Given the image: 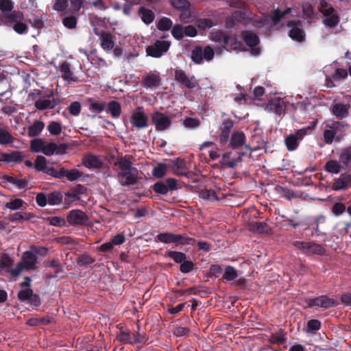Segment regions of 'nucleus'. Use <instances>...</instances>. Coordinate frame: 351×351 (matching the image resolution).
<instances>
[{
	"instance_id": "nucleus-44",
	"label": "nucleus",
	"mask_w": 351,
	"mask_h": 351,
	"mask_svg": "<svg viewBox=\"0 0 351 351\" xmlns=\"http://www.w3.org/2000/svg\"><path fill=\"white\" fill-rule=\"evenodd\" d=\"M48 167L45 157L43 156H38L36 157L34 162V168L36 171L45 173Z\"/></svg>"
},
{
	"instance_id": "nucleus-55",
	"label": "nucleus",
	"mask_w": 351,
	"mask_h": 351,
	"mask_svg": "<svg viewBox=\"0 0 351 351\" xmlns=\"http://www.w3.org/2000/svg\"><path fill=\"white\" fill-rule=\"evenodd\" d=\"M167 166L163 163H159L155 167L152 171V174L154 177L158 178H162L167 173Z\"/></svg>"
},
{
	"instance_id": "nucleus-41",
	"label": "nucleus",
	"mask_w": 351,
	"mask_h": 351,
	"mask_svg": "<svg viewBox=\"0 0 351 351\" xmlns=\"http://www.w3.org/2000/svg\"><path fill=\"white\" fill-rule=\"evenodd\" d=\"M63 180L66 178L70 182L78 180L82 177L81 172L77 169L66 170L63 167Z\"/></svg>"
},
{
	"instance_id": "nucleus-6",
	"label": "nucleus",
	"mask_w": 351,
	"mask_h": 351,
	"mask_svg": "<svg viewBox=\"0 0 351 351\" xmlns=\"http://www.w3.org/2000/svg\"><path fill=\"white\" fill-rule=\"evenodd\" d=\"M130 124L137 130L146 128L149 125L148 117L143 106L136 107L132 112L130 117Z\"/></svg>"
},
{
	"instance_id": "nucleus-21",
	"label": "nucleus",
	"mask_w": 351,
	"mask_h": 351,
	"mask_svg": "<svg viewBox=\"0 0 351 351\" xmlns=\"http://www.w3.org/2000/svg\"><path fill=\"white\" fill-rule=\"evenodd\" d=\"M20 262L25 267V269H34L37 263V256L33 252L26 251L22 254Z\"/></svg>"
},
{
	"instance_id": "nucleus-23",
	"label": "nucleus",
	"mask_w": 351,
	"mask_h": 351,
	"mask_svg": "<svg viewBox=\"0 0 351 351\" xmlns=\"http://www.w3.org/2000/svg\"><path fill=\"white\" fill-rule=\"evenodd\" d=\"M350 108V105L349 104L337 103L332 105L331 112L336 118L342 119L348 117Z\"/></svg>"
},
{
	"instance_id": "nucleus-60",
	"label": "nucleus",
	"mask_w": 351,
	"mask_h": 351,
	"mask_svg": "<svg viewBox=\"0 0 351 351\" xmlns=\"http://www.w3.org/2000/svg\"><path fill=\"white\" fill-rule=\"evenodd\" d=\"M6 180L20 189H25L27 186V182L23 179H18L12 176H8L6 178Z\"/></svg>"
},
{
	"instance_id": "nucleus-27",
	"label": "nucleus",
	"mask_w": 351,
	"mask_h": 351,
	"mask_svg": "<svg viewBox=\"0 0 351 351\" xmlns=\"http://www.w3.org/2000/svg\"><path fill=\"white\" fill-rule=\"evenodd\" d=\"M242 160L241 156H238L237 158H232L230 152H226L223 154L220 163L221 166L226 168H234L237 165L239 162Z\"/></svg>"
},
{
	"instance_id": "nucleus-54",
	"label": "nucleus",
	"mask_w": 351,
	"mask_h": 351,
	"mask_svg": "<svg viewBox=\"0 0 351 351\" xmlns=\"http://www.w3.org/2000/svg\"><path fill=\"white\" fill-rule=\"evenodd\" d=\"M211 39L215 42H217L225 47L227 35L221 31H214L211 33Z\"/></svg>"
},
{
	"instance_id": "nucleus-30",
	"label": "nucleus",
	"mask_w": 351,
	"mask_h": 351,
	"mask_svg": "<svg viewBox=\"0 0 351 351\" xmlns=\"http://www.w3.org/2000/svg\"><path fill=\"white\" fill-rule=\"evenodd\" d=\"M241 34L246 45L250 47H255L259 43L258 36L251 31H242Z\"/></svg>"
},
{
	"instance_id": "nucleus-39",
	"label": "nucleus",
	"mask_w": 351,
	"mask_h": 351,
	"mask_svg": "<svg viewBox=\"0 0 351 351\" xmlns=\"http://www.w3.org/2000/svg\"><path fill=\"white\" fill-rule=\"evenodd\" d=\"M199 197L204 200L215 202L219 199L216 191L212 189H202L199 193Z\"/></svg>"
},
{
	"instance_id": "nucleus-31",
	"label": "nucleus",
	"mask_w": 351,
	"mask_h": 351,
	"mask_svg": "<svg viewBox=\"0 0 351 351\" xmlns=\"http://www.w3.org/2000/svg\"><path fill=\"white\" fill-rule=\"evenodd\" d=\"M106 112L110 114L113 119H117L121 114V106L115 100L107 104Z\"/></svg>"
},
{
	"instance_id": "nucleus-58",
	"label": "nucleus",
	"mask_w": 351,
	"mask_h": 351,
	"mask_svg": "<svg viewBox=\"0 0 351 351\" xmlns=\"http://www.w3.org/2000/svg\"><path fill=\"white\" fill-rule=\"evenodd\" d=\"M172 25V21L169 18L162 17L159 20L157 27L160 30L167 31L171 28Z\"/></svg>"
},
{
	"instance_id": "nucleus-33",
	"label": "nucleus",
	"mask_w": 351,
	"mask_h": 351,
	"mask_svg": "<svg viewBox=\"0 0 351 351\" xmlns=\"http://www.w3.org/2000/svg\"><path fill=\"white\" fill-rule=\"evenodd\" d=\"M45 128V123L40 120L35 121L27 129L28 135L30 137L38 136Z\"/></svg>"
},
{
	"instance_id": "nucleus-38",
	"label": "nucleus",
	"mask_w": 351,
	"mask_h": 351,
	"mask_svg": "<svg viewBox=\"0 0 351 351\" xmlns=\"http://www.w3.org/2000/svg\"><path fill=\"white\" fill-rule=\"evenodd\" d=\"M245 140V136L243 132H234V133H233V134L232 135V137L230 138V146L233 149L239 147L244 144Z\"/></svg>"
},
{
	"instance_id": "nucleus-64",
	"label": "nucleus",
	"mask_w": 351,
	"mask_h": 351,
	"mask_svg": "<svg viewBox=\"0 0 351 351\" xmlns=\"http://www.w3.org/2000/svg\"><path fill=\"white\" fill-rule=\"evenodd\" d=\"M77 21V18L71 15L65 16L62 20V23L68 29H74L76 27Z\"/></svg>"
},
{
	"instance_id": "nucleus-32",
	"label": "nucleus",
	"mask_w": 351,
	"mask_h": 351,
	"mask_svg": "<svg viewBox=\"0 0 351 351\" xmlns=\"http://www.w3.org/2000/svg\"><path fill=\"white\" fill-rule=\"evenodd\" d=\"M339 160L345 167L351 166V145L341 149Z\"/></svg>"
},
{
	"instance_id": "nucleus-16",
	"label": "nucleus",
	"mask_w": 351,
	"mask_h": 351,
	"mask_svg": "<svg viewBox=\"0 0 351 351\" xmlns=\"http://www.w3.org/2000/svg\"><path fill=\"white\" fill-rule=\"evenodd\" d=\"M87 215L81 210H72L67 215L66 220L71 226L85 224L88 221Z\"/></svg>"
},
{
	"instance_id": "nucleus-56",
	"label": "nucleus",
	"mask_w": 351,
	"mask_h": 351,
	"mask_svg": "<svg viewBox=\"0 0 351 351\" xmlns=\"http://www.w3.org/2000/svg\"><path fill=\"white\" fill-rule=\"evenodd\" d=\"M172 36L178 40H182L184 35V27L181 25H176L171 29Z\"/></svg>"
},
{
	"instance_id": "nucleus-57",
	"label": "nucleus",
	"mask_w": 351,
	"mask_h": 351,
	"mask_svg": "<svg viewBox=\"0 0 351 351\" xmlns=\"http://www.w3.org/2000/svg\"><path fill=\"white\" fill-rule=\"evenodd\" d=\"M252 228L260 233H269L270 228L265 222L256 221L252 223Z\"/></svg>"
},
{
	"instance_id": "nucleus-13",
	"label": "nucleus",
	"mask_w": 351,
	"mask_h": 351,
	"mask_svg": "<svg viewBox=\"0 0 351 351\" xmlns=\"http://www.w3.org/2000/svg\"><path fill=\"white\" fill-rule=\"evenodd\" d=\"M171 45V43L167 40H157L153 45L147 47L146 51L148 56L154 58H160L166 53Z\"/></svg>"
},
{
	"instance_id": "nucleus-40",
	"label": "nucleus",
	"mask_w": 351,
	"mask_h": 351,
	"mask_svg": "<svg viewBox=\"0 0 351 351\" xmlns=\"http://www.w3.org/2000/svg\"><path fill=\"white\" fill-rule=\"evenodd\" d=\"M241 42L238 40L236 36L227 35V39L226 40L224 49L227 50H238L241 49Z\"/></svg>"
},
{
	"instance_id": "nucleus-2",
	"label": "nucleus",
	"mask_w": 351,
	"mask_h": 351,
	"mask_svg": "<svg viewBox=\"0 0 351 351\" xmlns=\"http://www.w3.org/2000/svg\"><path fill=\"white\" fill-rule=\"evenodd\" d=\"M315 125L316 122L313 121L310 125L297 130L295 132L287 136L285 138V144L288 151L293 152L296 150L304 138L307 135L311 134Z\"/></svg>"
},
{
	"instance_id": "nucleus-20",
	"label": "nucleus",
	"mask_w": 351,
	"mask_h": 351,
	"mask_svg": "<svg viewBox=\"0 0 351 351\" xmlns=\"http://www.w3.org/2000/svg\"><path fill=\"white\" fill-rule=\"evenodd\" d=\"M327 126L333 130L335 132L336 141H341L346 134V131L349 128V125L342 121H332L327 123Z\"/></svg>"
},
{
	"instance_id": "nucleus-19",
	"label": "nucleus",
	"mask_w": 351,
	"mask_h": 351,
	"mask_svg": "<svg viewBox=\"0 0 351 351\" xmlns=\"http://www.w3.org/2000/svg\"><path fill=\"white\" fill-rule=\"evenodd\" d=\"M161 77L158 73H146L142 77L141 84L147 88H156L159 86Z\"/></svg>"
},
{
	"instance_id": "nucleus-46",
	"label": "nucleus",
	"mask_w": 351,
	"mask_h": 351,
	"mask_svg": "<svg viewBox=\"0 0 351 351\" xmlns=\"http://www.w3.org/2000/svg\"><path fill=\"white\" fill-rule=\"evenodd\" d=\"M47 202L50 205H58L62 202V195L60 192L53 191L47 195Z\"/></svg>"
},
{
	"instance_id": "nucleus-61",
	"label": "nucleus",
	"mask_w": 351,
	"mask_h": 351,
	"mask_svg": "<svg viewBox=\"0 0 351 351\" xmlns=\"http://www.w3.org/2000/svg\"><path fill=\"white\" fill-rule=\"evenodd\" d=\"M200 125V121L197 118L187 117L183 121V125L189 129L197 128Z\"/></svg>"
},
{
	"instance_id": "nucleus-25",
	"label": "nucleus",
	"mask_w": 351,
	"mask_h": 351,
	"mask_svg": "<svg viewBox=\"0 0 351 351\" xmlns=\"http://www.w3.org/2000/svg\"><path fill=\"white\" fill-rule=\"evenodd\" d=\"M119 341L130 344L144 342L145 338L140 334L134 335L126 332H121L119 337Z\"/></svg>"
},
{
	"instance_id": "nucleus-3",
	"label": "nucleus",
	"mask_w": 351,
	"mask_h": 351,
	"mask_svg": "<svg viewBox=\"0 0 351 351\" xmlns=\"http://www.w3.org/2000/svg\"><path fill=\"white\" fill-rule=\"evenodd\" d=\"M0 10L2 12V21L7 26H10L13 21L23 19L24 14L19 10H14L12 0H0Z\"/></svg>"
},
{
	"instance_id": "nucleus-14",
	"label": "nucleus",
	"mask_w": 351,
	"mask_h": 351,
	"mask_svg": "<svg viewBox=\"0 0 351 351\" xmlns=\"http://www.w3.org/2000/svg\"><path fill=\"white\" fill-rule=\"evenodd\" d=\"M17 297L21 302H27L29 304L35 307H38L41 304L40 296L34 293L32 289L29 288L19 291Z\"/></svg>"
},
{
	"instance_id": "nucleus-8",
	"label": "nucleus",
	"mask_w": 351,
	"mask_h": 351,
	"mask_svg": "<svg viewBox=\"0 0 351 351\" xmlns=\"http://www.w3.org/2000/svg\"><path fill=\"white\" fill-rule=\"evenodd\" d=\"M151 119L156 131H165L168 130L171 125V117L158 110L154 111L151 114Z\"/></svg>"
},
{
	"instance_id": "nucleus-5",
	"label": "nucleus",
	"mask_w": 351,
	"mask_h": 351,
	"mask_svg": "<svg viewBox=\"0 0 351 351\" xmlns=\"http://www.w3.org/2000/svg\"><path fill=\"white\" fill-rule=\"evenodd\" d=\"M308 307H315L316 309L326 310L332 307L337 306L339 303L337 300L322 295L315 298L307 299L305 300Z\"/></svg>"
},
{
	"instance_id": "nucleus-42",
	"label": "nucleus",
	"mask_w": 351,
	"mask_h": 351,
	"mask_svg": "<svg viewBox=\"0 0 351 351\" xmlns=\"http://www.w3.org/2000/svg\"><path fill=\"white\" fill-rule=\"evenodd\" d=\"M23 19H19L12 22L11 25L14 31L18 34H25L28 32V26L26 23L22 22Z\"/></svg>"
},
{
	"instance_id": "nucleus-34",
	"label": "nucleus",
	"mask_w": 351,
	"mask_h": 351,
	"mask_svg": "<svg viewBox=\"0 0 351 351\" xmlns=\"http://www.w3.org/2000/svg\"><path fill=\"white\" fill-rule=\"evenodd\" d=\"M138 15L142 21L147 25L152 23L154 19V13L149 9L141 7L138 10Z\"/></svg>"
},
{
	"instance_id": "nucleus-26",
	"label": "nucleus",
	"mask_w": 351,
	"mask_h": 351,
	"mask_svg": "<svg viewBox=\"0 0 351 351\" xmlns=\"http://www.w3.org/2000/svg\"><path fill=\"white\" fill-rule=\"evenodd\" d=\"M223 128L219 134V141L221 143H226L229 139L231 129L233 127V121L231 119H225L222 123Z\"/></svg>"
},
{
	"instance_id": "nucleus-18",
	"label": "nucleus",
	"mask_w": 351,
	"mask_h": 351,
	"mask_svg": "<svg viewBox=\"0 0 351 351\" xmlns=\"http://www.w3.org/2000/svg\"><path fill=\"white\" fill-rule=\"evenodd\" d=\"M59 71L61 74V77L68 84L71 82H77L79 79L78 77L75 75L73 71L71 69V65L66 61L62 62L59 65Z\"/></svg>"
},
{
	"instance_id": "nucleus-35",
	"label": "nucleus",
	"mask_w": 351,
	"mask_h": 351,
	"mask_svg": "<svg viewBox=\"0 0 351 351\" xmlns=\"http://www.w3.org/2000/svg\"><path fill=\"white\" fill-rule=\"evenodd\" d=\"M84 165L88 169H97L101 165V160L94 155H88L83 159Z\"/></svg>"
},
{
	"instance_id": "nucleus-43",
	"label": "nucleus",
	"mask_w": 351,
	"mask_h": 351,
	"mask_svg": "<svg viewBox=\"0 0 351 351\" xmlns=\"http://www.w3.org/2000/svg\"><path fill=\"white\" fill-rule=\"evenodd\" d=\"M45 173L53 178L63 180V167L58 166L57 169H56L55 167L49 166Z\"/></svg>"
},
{
	"instance_id": "nucleus-9",
	"label": "nucleus",
	"mask_w": 351,
	"mask_h": 351,
	"mask_svg": "<svg viewBox=\"0 0 351 351\" xmlns=\"http://www.w3.org/2000/svg\"><path fill=\"white\" fill-rule=\"evenodd\" d=\"M214 57V51L210 46H206L204 49L200 46H196L191 51V58L196 64H202L205 60H211Z\"/></svg>"
},
{
	"instance_id": "nucleus-12",
	"label": "nucleus",
	"mask_w": 351,
	"mask_h": 351,
	"mask_svg": "<svg viewBox=\"0 0 351 351\" xmlns=\"http://www.w3.org/2000/svg\"><path fill=\"white\" fill-rule=\"evenodd\" d=\"M93 32L95 35L99 37L101 41V47L106 51H111L114 47L115 36L110 32L106 31H99L97 28H94Z\"/></svg>"
},
{
	"instance_id": "nucleus-49",
	"label": "nucleus",
	"mask_w": 351,
	"mask_h": 351,
	"mask_svg": "<svg viewBox=\"0 0 351 351\" xmlns=\"http://www.w3.org/2000/svg\"><path fill=\"white\" fill-rule=\"evenodd\" d=\"M238 277L237 270L232 266H227L223 274V279L227 281L235 280Z\"/></svg>"
},
{
	"instance_id": "nucleus-7",
	"label": "nucleus",
	"mask_w": 351,
	"mask_h": 351,
	"mask_svg": "<svg viewBox=\"0 0 351 351\" xmlns=\"http://www.w3.org/2000/svg\"><path fill=\"white\" fill-rule=\"evenodd\" d=\"M293 245L306 255H323L326 252V250L322 245L313 241H295L293 242Z\"/></svg>"
},
{
	"instance_id": "nucleus-1",
	"label": "nucleus",
	"mask_w": 351,
	"mask_h": 351,
	"mask_svg": "<svg viewBox=\"0 0 351 351\" xmlns=\"http://www.w3.org/2000/svg\"><path fill=\"white\" fill-rule=\"evenodd\" d=\"M114 169L117 173L118 182L122 186L134 185L139 178V171L133 167L130 156L117 157L114 162Z\"/></svg>"
},
{
	"instance_id": "nucleus-28",
	"label": "nucleus",
	"mask_w": 351,
	"mask_h": 351,
	"mask_svg": "<svg viewBox=\"0 0 351 351\" xmlns=\"http://www.w3.org/2000/svg\"><path fill=\"white\" fill-rule=\"evenodd\" d=\"M291 10V8H287V10H285V11L282 12L280 11V10L279 8H277L274 10V14L272 15H269V14H267V15H265L264 14V20L265 21H271V23H273L274 25H277L280 21V20L282 19V18L287 14L289 13Z\"/></svg>"
},
{
	"instance_id": "nucleus-51",
	"label": "nucleus",
	"mask_w": 351,
	"mask_h": 351,
	"mask_svg": "<svg viewBox=\"0 0 351 351\" xmlns=\"http://www.w3.org/2000/svg\"><path fill=\"white\" fill-rule=\"evenodd\" d=\"M47 130L50 134L58 136L62 131L61 123L58 121H51L47 125Z\"/></svg>"
},
{
	"instance_id": "nucleus-59",
	"label": "nucleus",
	"mask_w": 351,
	"mask_h": 351,
	"mask_svg": "<svg viewBox=\"0 0 351 351\" xmlns=\"http://www.w3.org/2000/svg\"><path fill=\"white\" fill-rule=\"evenodd\" d=\"M327 16L323 20L324 24L328 27H335L339 22L338 16L331 14L330 15H325Z\"/></svg>"
},
{
	"instance_id": "nucleus-45",
	"label": "nucleus",
	"mask_w": 351,
	"mask_h": 351,
	"mask_svg": "<svg viewBox=\"0 0 351 351\" xmlns=\"http://www.w3.org/2000/svg\"><path fill=\"white\" fill-rule=\"evenodd\" d=\"M167 256L171 258L176 263L180 265L186 260V256L184 253L176 251H169L167 252Z\"/></svg>"
},
{
	"instance_id": "nucleus-63",
	"label": "nucleus",
	"mask_w": 351,
	"mask_h": 351,
	"mask_svg": "<svg viewBox=\"0 0 351 351\" xmlns=\"http://www.w3.org/2000/svg\"><path fill=\"white\" fill-rule=\"evenodd\" d=\"M29 23L32 25V27L36 29H41L44 26V22L42 20L41 17L32 14L31 17L28 19Z\"/></svg>"
},
{
	"instance_id": "nucleus-47",
	"label": "nucleus",
	"mask_w": 351,
	"mask_h": 351,
	"mask_svg": "<svg viewBox=\"0 0 351 351\" xmlns=\"http://www.w3.org/2000/svg\"><path fill=\"white\" fill-rule=\"evenodd\" d=\"M285 341L286 337L282 329L276 333H272L269 338V341L272 344L282 343Z\"/></svg>"
},
{
	"instance_id": "nucleus-11",
	"label": "nucleus",
	"mask_w": 351,
	"mask_h": 351,
	"mask_svg": "<svg viewBox=\"0 0 351 351\" xmlns=\"http://www.w3.org/2000/svg\"><path fill=\"white\" fill-rule=\"evenodd\" d=\"M175 80L182 86L189 89H193L199 87V83L194 76L189 77L186 72L182 69L175 70Z\"/></svg>"
},
{
	"instance_id": "nucleus-62",
	"label": "nucleus",
	"mask_w": 351,
	"mask_h": 351,
	"mask_svg": "<svg viewBox=\"0 0 351 351\" xmlns=\"http://www.w3.org/2000/svg\"><path fill=\"white\" fill-rule=\"evenodd\" d=\"M13 259L7 254H3L0 258V271L13 264Z\"/></svg>"
},
{
	"instance_id": "nucleus-50",
	"label": "nucleus",
	"mask_w": 351,
	"mask_h": 351,
	"mask_svg": "<svg viewBox=\"0 0 351 351\" xmlns=\"http://www.w3.org/2000/svg\"><path fill=\"white\" fill-rule=\"evenodd\" d=\"M33 217V215L25 212H17L10 215L11 221H27Z\"/></svg>"
},
{
	"instance_id": "nucleus-37",
	"label": "nucleus",
	"mask_w": 351,
	"mask_h": 351,
	"mask_svg": "<svg viewBox=\"0 0 351 351\" xmlns=\"http://www.w3.org/2000/svg\"><path fill=\"white\" fill-rule=\"evenodd\" d=\"M15 138L5 128L0 127V145H8L12 144Z\"/></svg>"
},
{
	"instance_id": "nucleus-17",
	"label": "nucleus",
	"mask_w": 351,
	"mask_h": 351,
	"mask_svg": "<svg viewBox=\"0 0 351 351\" xmlns=\"http://www.w3.org/2000/svg\"><path fill=\"white\" fill-rule=\"evenodd\" d=\"M68 148L67 145L62 143L58 145L56 143H49L43 145L40 152L46 156L56 154H64Z\"/></svg>"
},
{
	"instance_id": "nucleus-48",
	"label": "nucleus",
	"mask_w": 351,
	"mask_h": 351,
	"mask_svg": "<svg viewBox=\"0 0 351 351\" xmlns=\"http://www.w3.org/2000/svg\"><path fill=\"white\" fill-rule=\"evenodd\" d=\"M323 138L324 142L328 145L332 144L334 141H336L335 132H334L332 129L328 128L327 125L323 132Z\"/></svg>"
},
{
	"instance_id": "nucleus-24",
	"label": "nucleus",
	"mask_w": 351,
	"mask_h": 351,
	"mask_svg": "<svg viewBox=\"0 0 351 351\" xmlns=\"http://www.w3.org/2000/svg\"><path fill=\"white\" fill-rule=\"evenodd\" d=\"M172 170L174 174L180 176H188L189 170L183 159L176 158L173 161Z\"/></svg>"
},
{
	"instance_id": "nucleus-36",
	"label": "nucleus",
	"mask_w": 351,
	"mask_h": 351,
	"mask_svg": "<svg viewBox=\"0 0 351 351\" xmlns=\"http://www.w3.org/2000/svg\"><path fill=\"white\" fill-rule=\"evenodd\" d=\"M341 165L339 160H329L324 165V170L332 174H337L341 171Z\"/></svg>"
},
{
	"instance_id": "nucleus-29",
	"label": "nucleus",
	"mask_w": 351,
	"mask_h": 351,
	"mask_svg": "<svg viewBox=\"0 0 351 351\" xmlns=\"http://www.w3.org/2000/svg\"><path fill=\"white\" fill-rule=\"evenodd\" d=\"M23 159V156L20 152H12L11 153L1 152V162H19Z\"/></svg>"
},
{
	"instance_id": "nucleus-53",
	"label": "nucleus",
	"mask_w": 351,
	"mask_h": 351,
	"mask_svg": "<svg viewBox=\"0 0 351 351\" xmlns=\"http://www.w3.org/2000/svg\"><path fill=\"white\" fill-rule=\"evenodd\" d=\"M347 208L348 207H346L345 204L338 202L332 205L331 211L335 216L339 217L347 211Z\"/></svg>"
},
{
	"instance_id": "nucleus-52",
	"label": "nucleus",
	"mask_w": 351,
	"mask_h": 351,
	"mask_svg": "<svg viewBox=\"0 0 351 351\" xmlns=\"http://www.w3.org/2000/svg\"><path fill=\"white\" fill-rule=\"evenodd\" d=\"M302 8L303 18L305 19H311L314 14L313 5L309 2L305 1L302 3Z\"/></svg>"
},
{
	"instance_id": "nucleus-22",
	"label": "nucleus",
	"mask_w": 351,
	"mask_h": 351,
	"mask_svg": "<svg viewBox=\"0 0 351 351\" xmlns=\"http://www.w3.org/2000/svg\"><path fill=\"white\" fill-rule=\"evenodd\" d=\"M267 108L270 112H273L278 115H281L285 112V104L282 99L275 97L269 101Z\"/></svg>"
},
{
	"instance_id": "nucleus-15",
	"label": "nucleus",
	"mask_w": 351,
	"mask_h": 351,
	"mask_svg": "<svg viewBox=\"0 0 351 351\" xmlns=\"http://www.w3.org/2000/svg\"><path fill=\"white\" fill-rule=\"evenodd\" d=\"M351 187L350 174L348 173H341L338 178H335L331 183L330 188L332 191H346Z\"/></svg>"
},
{
	"instance_id": "nucleus-4",
	"label": "nucleus",
	"mask_w": 351,
	"mask_h": 351,
	"mask_svg": "<svg viewBox=\"0 0 351 351\" xmlns=\"http://www.w3.org/2000/svg\"><path fill=\"white\" fill-rule=\"evenodd\" d=\"M34 100V106L39 110H51L57 105L53 94H43L41 91L38 90L32 95Z\"/></svg>"
},
{
	"instance_id": "nucleus-10",
	"label": "nucleus",
	"mask_w": 351,
	"mask_h": 351,
	"mask_svg": "<svg viewBox=\"0 0 351 351\" xmlns=\"http://www.w3.org/2000/svg\"><path fill=\"white\" fill-rule=\"evenodd\" d=\"M287 26L289 28V36L293 40L302 42L305 38V33L302 28V22L298 21H288Z\"/></svg>"
}]
</instances>
